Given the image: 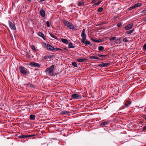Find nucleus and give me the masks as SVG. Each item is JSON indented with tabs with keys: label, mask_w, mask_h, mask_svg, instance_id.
I'll use <instances>...</instances> for the list:
<instances>
[{
	"label": "nucleus",
	"mask_w": 146,
	"mask_h": 146,
	"mask_svg": "<svg viewBox=\"0 0 146 146\" xmlns=\"http://www.w3.org/2000/svg\"><path fill=\"white\" fill-rule=\"evenodd\" d=\"M116 38V37H111V38H110L109 40L110 41H113L114 40H115Z\"/></svg>",
	"instance_id": "32"
},
{
	"label": "nucleus",
	"mask_w": 146,
	"mask_h": 146,
	"mask_svg": "<svg viewBox=\"0 0 146 146\" xmlns=\"http://www.w3.org/2000/svg\"><path fill=\"white\" fill-rule=\"evenodd\" d=\"M117 39L118 40H119L120 43L121 42V40L122 39V37H120L119 38H117Z\"/></svg>",
	"instance_id": "44"
},
{
	"label": "nucleus",
	"mask_w": 146,
	"mask_h": 146,
	"mask_svg": "<svg viewBox=\"0 0 146 146\" xmlns=\"http://www.w3.org/2000/svg\"><path fill=\"white\" fill-rule=\"evenodd\" d=\"M54 50H61V49L58 48H54Z\"/></svg>",
	"instance_id": "48"
},
{
	"label": "nucleus",
	"mask_w": 146,
	"mask_h": 146,
	"mask_svg": "<svg viewBox=\"0 0 146 146\" xmlns=\"http://www.w3.org/2000/svg\"><path fill=\"white\" fill-rule=\"evenodd\" d=\"M133 25V24L132 23L129 24L126 26L124 27V28L125 29L127 30H129L131 29Z\"/></svg>",
	"instance_id": "10"
},
{
	"label": "nucleus",
	"mask_w": 146,
	"mask_h": 146,
	"mask_svg": "<svg viewBox=\"0 0 146 146\" xmlns=\"http://www.w3.org/2000/svg\"><path fill=\"white\" fill-rule=\"evenodd\" d=\"M84 2L83 1H81L80 2H79L78 3V5L79 6H80L81 5H83L84 4Z\"/></svg>",
	"instance_id": "34"
},
{
	"label": "nucleus",
	"mask_w": 146,
	"mask_h": 146,
	"mask_svg": "<svg viewBox=\"0 0 146 146\" xmlns=\"http://www.w3.org/2000/svg\"><path fill=\"white\" fill-rule=\"evenodd\" d=\"M85 40H84V42L81 41V42L82 43L84 44L86 46L87 45H92V44L88 40H86V41H85Z\"/></svg>",
	"instance_id": "13"
},
{
	"label": "nucleus",
	"mask_w": 146,
	"mask_h": 146,
	"mask_svg": "<svg viewBox=\"0 0 146 146\" xmlns=\"http://www.w3.org/2000/svg\"><path fill=\"white\" fill-rule=\"evenodd\" d=\"M105 60V58H99V60Z\"/></svg>",
	"instance_id": "51"
},
{
	"label": "nucleus",
	"mask_w": 146,
	"mask_h": 146,
	"mask_svg": "<svg viewBox=\"0 0 146 146\" xmlns=\"http://www.w3.org/2000/svg\"><path fill=\"white\" fill-rule=\"evenodd\" d=\"M106 21H104L101 22L98 25H104L106 24Z\"/></svg>",
	"instance_id": "38"
},
{
	"label": "nucleus",
	"mask_w": 146,
	"mask_h": 146,
	"mask_svg": "<svg viewBox=\"0 0 146 146\" xmlns=\"http://www.w3.org/2000/svg\"><path fill=\"white\" fill-rule=\"evenodd\" d=\"M108 54H105V55H102L100 54H98L97 55V56L100 57H106L108 56Z\"/></svg>",
	"instance_id": "27"
},
{
	"label": "nucleus",
	"mask_w": 146,
	"mask_h": 146,
	"mask_svg": "<svg viewBox=\"0 0 146 146\" xmlns=\"http://www.w3.org/2000/svg\"><path fill=\"white\" fill-rule=\"evenodd\" d=\"M43 46L44 48H46L47 50L50 51L54 50V48L49 44H46L44 43Z\"/></svg>",
	"instance_id": "4"
},
{
	"label": "nucleus",
	"mask_w": 146,
	"mask_h": 146,
	"mask_svg": "<svg viewBox=\"0 0 146 146\" xmlns=\"http://www.w3.org/2000/svg\"><path fill=\"white\" fill-rule=\"evenodd\" d=\"M102 1L101 0H100L99 1H98L97 3V4H98V5L100 4L101 3Z\"/></svg>",
	"instance_id": "45"
},
{
	"label": "nucleus",
	"mask_w": 146,
	"mask_h": 146,
	"mask_svg": "<svg viewBox=\"0 0 146 146\" xmlns=\"http://www.w3.org/2000/svg\"><path fill=\"white\" fill-rule=\"evenodd\" d=\"M50 36L52 37V38H55V39H56L57 38V37L54 35V34L52 33H50Z\"/></svg>",
	"instance_id": "31"
},
{
	"label": "nucleus",
	"mask_w": 146,
	"mask_h": 146,
	"mask_svg": "<svg viewBox=\"0 0 146 146\" xmlns=\"http://www.w3.org/2000/svg\"><path fill=\"white\" fill-rule=\"evenodd\" d=\"M63 22L64 25L67 26L68 29H72L73 30H75L76 27L74 26L71 23L69 22L66 20H64L63 21Z\"/></svg>",
	"instance_id": "1"
},
{
	"label": "nucleus",
	"mask_w": 146,
	"mask_h": 146,
	"mask_svg": "<svg viewBox=\"0 0 146 146\" xmlns=\"http://www.w3.org/2000/svg\"><path fill=\"white\" fill-rule=\"evenodd\" d=\"M122 23H118L117 24V26L118 27H121V25H122Z\"/></svg>",
	"instance_id": "39"
},
{
	"label": "nucleus",
	"mask_w": 146,
	"mask_h": 146,
	"mask_svg": "<svg viewBox=\"0 0 146 146\" xmlns=\"http://www.w3.org/2000/svg\"><path fill=\"white\" fill-rule=\"evenodd\" d=\"M26 137H19V140H21L22 141V140H24V139H25V138H26Z\"/></svg>",
	"instance_id": "46"
},
{
	"label": "nucleus",
	"mask_w": 146,
	"mask_h": 146,
	"mask_svg": "<svg viewBox=\"0 0 146 146\" xmlns=\"http://www.w3.org/2000/svg\"><path fill=\"white\" fill-rule=\"evenodd\" d=\"M94 5H95V6H96V5H98V4H97V3H95Z\"/></svg>",
	"instance_id": "57"
},
{
	"label": "nucleus",
	"mask_w": 146,
	"mask_h": 146,
	"mask_svg": "<svg viewBox=\"0 0 146 146\" xmlns=\"http://www.w3.org/2000/svg\"><path fill=\"white\" fill-rule=\"evenodd\" d=\"M72 65L75 67H76L78 66L77 63L75 62H72Z\"/></svg>",
	"instance_id": "30"
},
{
	"label": "nucleus",
	"mask_w": 146,
	"mask_h": 146,
	"mask_svg": "<svg viewBox=\"0 0 146 146\" xmlns=\"http://www.w3.org/2000/svg\"><path fill=\"white\" fill-rule=\"evenodd\" d=\"M103 9V8L102 7H99L97 10V11L98 12H101Z\"/></svg>",
	"instance_id": "29"
},
{
	"label": "nucleus",
	"mask_w": 146,
	"mask_h": 146,
	"mask_svg": "<svg viewBox=\"0 0 146 146\" xmlns=\"http://www.w3.org/2000/svg\"><path fill=\"white\" fill-rule=\"evenodd\" d=\"M30 86L31 88H35L33 84H30Z\"/></svg>",
	"instance_id": "49"
},
{
	"label": "nucleus",
	"mask_w": 146,
	"mask_h": 146,
	"mask_svg": "<svg viewBox=\"0 0 146 146\" xmlns=\"http://www.w3.org/2000/svg\"><path fill=\"white\" fill-rule=\"evenodd\" d=\"M3 129H1V131H1V133H2V132L3 131Z\"/></svg>",
	"instance_id": "55"
},
{
	"label": "nucleus",
	"mask_w": 146,
	"mask_h": 146,
	"mask_svg": "<svg viewBox=\"0 0 146 146\" xmlns=\"http://www.w3.org/2000/svg\"><path fill=\"white\" fill-rule=\"evenodd\" d=\"M90 59H98L99 60V58L98 57L92 56H90Z\"/></svg>",
	"instance_id": "26"
},
{
	"label": "nucleus",
	"mask_w": 146,
	"mask_h": 146,
	"mask_svg": "<svg viewBox=\"0 0 146 146\" xmlns=\"http://www.w3.org/2000/svg\"><path fill=\"white\" fill-rule=\"evenodd\" d=\"M64 49H65V50H66V48H64Z\"/></svg>",
	"instance_id": "64"
},
{
	"label": "nucleus",
	"mask_w": 146,
	"mask_h": 146,
	"mask_svg": "<svg viewBox=\"0 0 146 146\" xmlns=\"http://www.w3.org/2000/svg\"><path fill=\"white\" fill-rule=\"evenodd\" d=\"M2 9L3 10V7H2Z\"/></svg>",
	"instance_id": "61"
},
{
	"label": "nucleus",
	"mask_w": 146,
	"mask_h": 146,
	"mask_svg": "<svg viewBox=\"0 0 146 146\" xmlns=\"http://www.w3.org/2000/svg\"><path fill=\"white\" fill-rule=\"evenodd\" d=\"M142 117L145 119V118H146V115H143L142 116Z\"/></svg>",
	"instance_id": "52"
},
{
	"label": "nucleus",
	"mask_w": 146,
	"mask_h": 146,
	"mask_svg": "<svg viewBox=\"0 0 146 146\" xmlns=\"http://www.w3.org/2000/svg\"><path fill=\"white\" fill-rule=\"evenodd\" d=\"M71 96L73 98V99H80L82 98V96L81 95H79L78 94H74L71 95Z\"/></svg>",
	"instance_id": "7"
},
{
	"label": "nucleus",
	"mask_w": 146,
	"mask_h": 146,
	"mask_svg": "<svg viewBox=\"0 0 146 146\" xmlns=\"http://www.w3.org/2000/svg\"><path fill=\"white\" fill-rule=\"evenodd\" d=\"M19 69L20 73L24 75L27 76V74H29V72L27 71V69L24 66H20L19 67Z\"/></svg>",
	"instance_id": "3"
},
{
	"label": "nucleus",
	"mask_w": 146,
	"mask_h": 146,
	"mask_svg": "<svg viewBox=\"0 0 146 146\" xmlns=\"http://www.w3.org/2000/svg\"><path fill=\"white\" fill-rule=\"evenodd\" d=\"M31 48L33 50L35 51H36V49L34 45H33L32 46Z\"/></svg>",
	"instance_id": "35"
},
{
	"label": "nucleus",
	"mask_w": 146,
	"mask_h": 146,
	"mask_svg": "<svg viewBox=\"0 0 146 146\" xmlns=\"http://www.w3.org/2000/svg\"><path fill=\"white\" fill-rule=\"evenodd\" d=\"M110 64L109 63H103L99 64L98 66L99 67H107L110 65Z\"/></svg>",
	"instance_id": "9"
},
{
	"label": "nucleus",
	"mask_w": 146,
	"mask_h": 146,
	"mask_svg": "<svg viewBox=\"0 0 146 146\" xmlns=\"http://www.w3.org/2000/svg\"><path fill=\"white\" fill-rule=\"evenodd\" d=\"M30 119L31 120H34L35 118V115L33 114H31L29 116Z\"/></svg>",
	"instance_id": "20"
},
{
	"label": "nucleus",
	"mask_w": 146,
	"mask_h": 146,
	"mask_svg": "<svg viewBox=\"0 0 146 146\" xmlns=\"http://www.w3.org/2000/svg\"><path fill=\"white\" fill-rule=\"evenodd\" d=\"M87 59L86 58H79L77 59V61L79 62H83L86 60Z\"/></svg>",
	"instance_id": "15"
},
{
	"label": "nucleus",
	"mask_w": 146,
	"mask_h": 146,
	"mask_svg": "<svg viewBox=\"0 0 146 146\" xmlns=\"http://www.w3.org/2000/svg\"><path fill=\"white\" fill-rule=\"evenodd\" d=\"M94 5H95V6H96V5H98V4H97V3H95Z\"/></svg>",
	"instance_id": "58"
},
{
	"label": "nucleus",
	"mask_w": 146,
	"mask_h": 146,
	"mask_svg": "<svg viewBox=\"0 0 146 146\" xmlns=\"http://www.w3.org/2000/svg\"><path fill=\"white\" fill-rule=\"evenodd\" d=\"M68 47L69 48H74L75 47V46L73 45L72 43V42H70L69 44Z\"/></svg>",
	"instance_id": "23"
},
{
	"label": "nucleus",
	"mask_w": 146,
	"mask_h": 146,
	"mask_svg": "<svg viewBox=\"0 0 146 146\" xmlns=\"http://www.w3.org/2000/svg\"><path fill=\"white\" fill-rule=\"evenodd\" d=\"M143 49L144 50H146V44H145L143 47Z\"/></svg>",
	"instance_id": "42"
},
{
	"label": "nucleus",
	"mask_w": 146,
	"mask_h": 146,
	"mask_svg": "<svg viewBox=\"0 0 146 146\" xmlns=\"http://www.w3.org/2000/svg\"><path fill=\"white\" fill-rule=\"evenodd\" d=\"M134 8H135V7H134V6H133L132 7H129V10H131L132 9H133Z\"/></svg>",
	"instance_id": "47"
},
{
	"label": "nucleus",
	"mask_w": 146,
	"mask_h": 146,
	"mask_svg": "<svg viewBox=\"0 0 146 146\" xmlns=\"http://www.w3.org/2000/svg\"><path fill=\"white\" fill-rule=\"evenodd\" d=\"M98 49L99 51H102L104 49V48L103 46H100L98 47Z\"/></svg>",
	"instance_id": "28"
},
{
	"label": "nucleus",
	"mask_w": 146,
	"mask_h": 146,
	"mask_svg": "<svg viewBox=\"0 0 146 146\" xmlns=\"http://www.w3.org/2000/svg\"><path fill=\"white\" fill-rule=\"evenodd\" d=\"M131 102L128 101H126L125 103V106L127 107H128L131 104Z\"/></svg>",
	"instance_id": "16"
},
{
	"label": "nucleus",
	"mask_w": 146,
	"mask_h": 146,
	"mask_svg": "<svg viewBox=\"0 0 146 146\" xmlns=\"http://www.w3.org/2000/svg\"><path fill=\"white\" fill-rule=\"evenodd\" d=\"M31 1V0H28V1Z\"/></svg>",
	"instance_id": "60"
},
{
	"label": "nucleus",
	"mask_w": 146,
	"mask_h": 146,
	"mask_svg": "<svg viewBox=\"0 0 146 146\" xmlns=\"http://www.w3.org/2000/svg\"><path fill=\"white\" fill-rule=\"evenodd\" d=\"M106 129H109V130L110 129H108V128H107V127H106V129H105V128H104V129H106Z\"/></svg>",
	"instance_id": "59"
},
{
	"label": "nucleus",
	"mask_w": 146,
	"mask_h": 146,
	"mask_svg": "<svg viewBox=\"0 0 146 146\" xmlns=\"http://www.w3.org/2000/svg\"><path fill=\"white\" fill-rule=\"evenodd\" d=\"M40 13L42 17H45V12L44 10L41 9L40 11Z\"/></svg>",
	"instance_id": "11"
},
{
	"label": "nucleus",
	"mask_w": 146,
	"mask_h": 146,
	"mask_svg": "<svg viewBox=\"0 0 146 146\" xmlns=\"http://www.w3.org/2000/svg\"><path fill=\"white\" fill-rule=\"evenodd\" d=\"M46 24L48 27H50V22L49 21H47L46 22Z\"/></svg>",
	"instance_id": "40"
},
{
	"label": "nucleus",
	"mask_w": 146,
	"mask_h": 146,
	"mask_svg": "<svg viewBox=\"0 0 146 146\" xmlns=\"http://www.w3.org/2000/svg\"><path fill=\"white\" fill-rule=\"evenodd\" d=\"M134 31V30L133 29L131 30L127 31L125 32V33L127 34H131Z\"/></svg>",
	"instance_id": "25"
},
{
	"label": "nucleus",
	"mask_w": 146,
	"mask_h": 146,
	"mask_svg": "<svg viewBox=\"0 0 146 146\" xmlns=\"http://www.w3.org/2000/svg\"><path fill=\"white\" fill-rule=\"evenodd\" d=\"M143 20L146 21V17L143 19Z\"/></svg>",
	"instance_id": "56"
},
{
	"label": "nucleus",
	"mask_w": 146,
	"mask_h": 146,
	"mask_svg": "<svg viewBox=\"0 0 146 146\" xmlns=\"http://www.w3.org/2000/svg\"><path fill=\"white\" fill-rule=\"evenodd\" d=\"M29 65L32 67H40V65L38 63L34 62H31Z\"/></svg>",
	"instance_id": "8"
},
{
	"label": "nucleus",
	"mask_w": 146,
	"mask_h": 146,
	"mask_svg": "<svg viewBox=\"0 0 146 146\" xmlns=\"http://www.w3.org/2000/svg\"><path fill=\"white\" fill-rule=\"evenodd\" d=\"M34 136V135H20L18 137H32L33 136Z\"/></svg>",
	"instance_id": "21"
},
{
	"label": "nucleus",
	"mask_w": 146,
	"mask_h": 146,
	"mask_svg": "<svg viewBox=\"0 0 146 146\" xmlns=\"http://www.w3.org/2000/svg\"><path fill=\"white\" fill-rule=\"evenodd\" d=\"M108 123L109 122L107 121L103 122L100 124V126L102 127L103 125H108Z\"/></svg>",
	"instance_id": "19"
},
{
	"label": "nucleus",
	"mask_w": 146,
	"mask_h": 146,
	"mask_svg": "<svg viewBox=\"0 0 146 146\" xmlns=\"http://www.w3.org/2000/svg\"><path fill=\"white\" fill-rule=\"evenodd\" d=\"M138 107L139 108H142V107H139V106H138Z\"/></svg>",
	"instance_id": "62"
},
{
	"label": "nucleus",
	"mask_w": 146,
	"mask_h": 146,
	"mask_svg": "<svg viewBox=\"0 0 146 146\" xmlns=\"http://www.w3.org/2000/svg\"><path fill=\"white\" fill-rule=\"evenodd\" d=\"M96 0H93L92 1V3H95L96 2Z\"/></svg>",
	"instance_id": "53"
},
{
	"label": "nucleus",
	"mask_w": 146,
	"mask_h": 146,
	"mask_svg": "<svg viewBox=\"0 0 146 146\" xmlns=\"http://www.w3.org/2000/svg\"><path fill=\"white\" fill-rule=\"evenodd\" d=\"M4 106V104L3 103H1V106Z\"/></svg>",
	"instance_id": "54"
},
{
	"label": "nucleus",
	"mask_w": 146,
	"mask_h": 146,
	"mask_svg": "<svg viewBox=\"0 0 146 146\" xmlns=\"http://www.w3.org/2000/svg\"><path fill=\"white\" fill-rule=\"evenodd\" d=\"M142 5V3H138L136 4H135L133 5L134 7L135 8L137 7H139Z\"/></svg>",
	"instance_id": "17"
},
{
	"label": "nucleus",
	"mask_w": 146,
	"mask_h": 146,
	"mask_svg": "<svg viewBox=\"0 0 146 146\" xmlns=\"http://www.w3.org/2000/svg\"><path fill=\"white\" fill-rule=\"evenodd\" d=\"M38 35V36L41 37L44 40H45L46 37L44 36V35L43 33L41 32H39Z\"/></svg>",
	"instance_id": "12"
},
{
	"label": "nucleus",
	"mask_w": 146,
	"mask_h": 146,
	"mask_svg": "<svg viewBox=\"0 0 146 146\" xmlns=\"http://www.w3.org/2000/svg\"><path fill=\"white\" fill-rule=\"evenodd\" d=\"M8 24L9 27L11 29L13 30H15L16 29V27L15 24L11 21H8Z\"/></svg>",
	"instance_id": "5"
},
{
	"label": "nucleus",
	"mask_w": 146,
	"mask_h": 146,
	"mask_svg": "<svg viewBox=\"0 0 146 146\" xmlns=\"http://www.w3.org/2000/svg\"><path fill=\"white\" fill-rule=\"evenodd\" d=\"M143 15H146V9L143 10L141 12Z\"/></svg>",
	"instance_id": "33"
},
{
	"label": "nucleus",
	"mask_w": 146,
	"mask_h": 146,
	"mask_svg": "<svg viewBox=\"0 0 146 146\" xmlns=\"http://www.w3.org/2000/svg\"><path fill=\"white\" fill-rule=\"evenodd\" d=\"M145 63H146V60L145 61Z\"/></svg>",
	"instance_id": "63"
},
{
	"label": "nucleus",
	"mask_w": 146,
	"mask_h": 146,
	"mask_svg": "<svg viewBox=\"0 0 146 146\" xmlns=\"http://www.w3.org/2000/svg\"><path fill=\"white\" fill-rule=\"evenodd\" d=\"M104 40V39L103 38L99 39L96 40L95 41L96 42H103Z\"/></svg>",
	"instance_id": "24"
},
{
	"label": "nucleus",
	"mask_w": 146,
	"mask_h": 146,
	"mask_svg": "<svg viewBox=\"0 0 146 146\" xmlns=\"http://www.w3.org/2000/svg\"><path fill=\"white\" fill-rule=\"evenodd\" d=\"M70 113V112L68 111L64 110L62 111L61 114L63 115H68Z\"/></svg>",
	"instance_id": "18"
},
{
	"label": "nucleus",
	"mask_w": 146,
	"mask_h": 146,
	"mask_svg": "<svg viewBox=\"0 0 146 146\" xmlns=\"http://www.w3.org/2000/svg\"><path fill=\"white\" fill-rule=\"evenodd\" d=\"M91 40H92V41H94V42H95V41H96V40H95V39H94V38H93V37H91Z\"/></svg>",
	"instance_id": "50"
},
{
	"label": "nucleus",
	"mask_w": 146,
	"mask_h": 146,
	"mask_svg": "<svg viewBox=\"0 0 146 146\" xmlns=\"http://www.w3.org/2000/svg\"><path fill=\"white\" fill-rule=\"evenodd\" d=\"M53 55H51V56H45L44 58L46 60L48 59V58H51L52 57H53Z\"/></svg>",
	"instance_id": "22"
},
{
	"label": "nucleus",
	"mask_w": 146,
	"mask_h": 146,
	"mask_svg": "<svg viewBox=\"0 0 146 146\" xmlns=\"http://www.w3.org/2000/svg\"><path fill=\"white\" fill-rule=\"evenodd\" d=\"M54 68V65H53L51 66L50 67L47 68L45 70L46 74L49 76H51L53 75V72Z\"/></svg>",
	"instance_id": "2"
},
{
	"label": "nucleus",
	"mask_w": 146,
	"mask_h": 146,
	"mask_svg": "<svg viewBox=\"0 0 146 146\" xmlns=\"http://www.w3.org/2000/svg\"><path fill=\"white\" fill-rule=\"evenodd\" d=\"M85 29H83L82 31L81 34V36L82 38L81 39V41H83L84 42V40H86V35L85 33Z\"/></svg>",
	"instance_id": "6"
},
{
	"label": "nucleus",
	"mask_w": 146,
	"mask_h": 146,
	"mask_svg": "<svg viewBox=\"0 0 146 146\" xmlns=\"http://www.w3.org/2000/svg\"><path fill=\"white\" fill-rule=\"evenodd\" d=\"M26 57L28 59H29L31 58V56L29 54H27L26 55Z\"/></svg>",
	"instance_id": "43"
},
{
	"label": "nucleus",
	"mask_w": 146,
	"mask_h": 146,
	"mask_svg": "<svg viewBox=\"0 0 146 146\" xmlns=\"http://www.w3.org/2000/svg\"><path fill=\"white\" fill-rule=\"evenodd\" d=\"M142 131H146V125L144 126L142 128Z\"/></svg>",
	"instance_id": "41"
},
{
	"label": "nucleus",
	"mask_w": 146,
	"mask_h": 146,
	"mask_svg": "<svg viewBox=\"0 0 146 146\" xmlns=\"http://www.w3.org/2000/svg\"><path fill=\"white\" fill-rule=\"evenodd\" d=\"M123 41L124 42H127L129 41L126 38H123Z\"/></svg>",
	"instance_id": "37"
},
{
	"label": "nucleus",
	"mask_w": 146,
	"mask_h": 146,
	"mask_svg": "<svg viewBox=\"0 0 146 146\" xmlns=\"http://www.w3.org/2000/svg\"><path fill=\"white\" fill-rule=\"evenodd\" d=\"M120 43V42L118 40L117 38L115 39V43L116 44H117L119 43Z\"/></svg>",
	"instance_id": "36"
},
{
	"label": "nucleus",
	"mask_w": 146,
	"mask_h": 146,
	"mask_svg": "<svg viewBox=\"0 0 146 146\" xmlns=\"http://www.w3.org/2000/svg\"><path fill=\"white\" fill-rule=\"evenodd\" d=\"M60 40L62 42L65 44H67L68 43V41L66 39L61 38Z\"/></svg>",
	"instance_id": "14"
}]
</instances>
